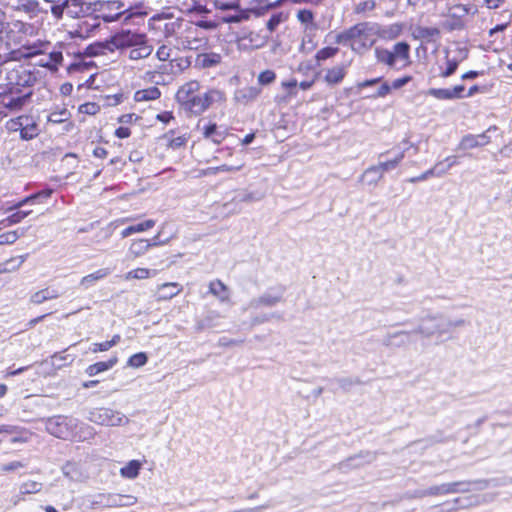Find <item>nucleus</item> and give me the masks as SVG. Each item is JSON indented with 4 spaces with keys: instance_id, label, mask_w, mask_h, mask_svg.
Instances as JSON below:
<instances>
[{
    "instance_id": "obj_1",
    "label": "nucleus",
    "mask_w": 512,
    "mask_h": 512,
    "mask_svg": "<svg viewBox=\"0 0 512 512\" xmlns=\"http://www.w3.org/2000/svg\"><path fill=\"white\" fill-rule=\"evenodd\" d=\"M103 48H107L110 51L117 49L131 61L146 59L154 50L146 34L128 29L114 34L105 45L91 48V53L94 55L100 54Z\"/></svg>"
},
{
    "instance_id": "obj_2",
    "label": "nucleus",
    "mask_w": 512,
    "mask_h": 512,
    "mask_svg": "<svg viewBox=\"0 0 512 512\" xmlns=\"http://www.w3.org/2000/svg\"><path fill=\"white\" fill-rule=\"evenodd\" d=\"M374 28L368 23H358L353 27L339 33L336 42L345 44L350 42L351 49L357 53H363L371 48L375 42Z\"/></svg>"
},
{
    "instance_id": "obj_3",
    "label": "nucleus",
    "mask_w": 512,
    "mask_h": 512,
    "mask_svg": "<svg viewBox=\"0 0 512 512\" xmlns=\"http://www.w3.org/2000/svg\"><path fill=\"white\" fill-rule=\"evenodd\" d=\"M465 325L463 319L450 320L443 316H428L424 318L417 329L414 330L415 334H420L425 338H430L437 335L438 337L449 333L452 329Z\"/></svg>"
},
{
    "instance_id": "obj_4",
    "label": "nucleus",
    "mask_w": 512,
    "mask_h": 512,
    "mask_svg": "<svg viewBox=\"0 0 512 512\" xmlns=\"http://www.w3.org/2000/svg\"><path fill=\"white\" fill-rule=\"evenodd\" d=\"M200 88L201 85L197 80H190L179 87L175 96L180 106L194 115H199L202 96L199 94Z\"/></svg>"
},
{
    "instance_id": "obj_5",
    "label": "nucleus",
    "mask_w": 512,
    "mask_h": 512,
    "mask_svg": "<svg viewBox=\"0 0 512 512\" xmlns=\"http://www.w3.org/2000/svg\"><path fill=\"white\" fill-rule=\"evenodd\" d=\"M183 25L184 28L179 35L177 47L188 50H199L206 46L207 39L203 35L200 27H207L206 24H194L192 22L187 21Z\"/></svg>"
},
{
    "instance_id": "obj_6",
    "label": "nucleus",
    "mask_w": 512,
    "mask_h": 512,
    "mask_svg": "<svg viewBox=\"0 0 512 512\" xmlns=\"http://www.w3.org/2000/svg\"><path fill=\"white\" fill-rule=\"evenodd\" d=\"M78 420L64 415L53 416L45 420L46 431L60 439H68L74 435Z\"/></svg>"
},
{
    "instance_id": "obj_7",
    "label": "nucleus",
    "mask_w": 512,
    "mask_h": 512,
    "mask_svg": "<svg viewBox=\"0 0 512 512\" xmlns=\"http://www.w3.org/2000/svg\"><path fill=\"white\" fill-rule=\"evenodd\" d=\"M88 419L95 424L107 427L123 426L129 423L128 417L124 414L106 407L92 409Z\"/></svg>"
},
{
    "instance_id": "obj_8",
    "label": "nucleus",
    "mask_w": 512,
    "mask_h": 512,
    "mask_svg": "<svg viewBox=\"0 0 512 512\" xmlns=\"http://www.w3.org/2000/svg\"><path fill=\"white\" fill-rule=\"evenodd\" d=\"M187 21L180 18L167 17L164 14H156L149 19V26L153 29L162 30L165 37L175 36L176 44Z\"/></svg>"
},
{
    "instance_id": "obj_9",
    "label": "nucleus",
    "mask_w": 512,
    "mask_h": 512,
    "mask_svg": "<svg viewBox=\"0 0 512 512\" xmlns=\"http://www.w3.org/2000/svg\"><path fill=\"white\" fill-rule=\"evenodd\" d=\"M468 484L465 482H452V483H444L441 485L431 486L425 490H416L412 494H410V498H424L427 496H437V495H446L457 492L467 491L468 488H462V486H467Z\"/></svg>"
},
{
    "instance_id": "obj_10",
    "label": "nucleus",
    "mask_w": 512,
    "mask_h": 512,
    "mask_svg": "<svg viewBox=\"0 0 512 512\" xmlns=\"http://www.w3.org/2000/svg\"><path fill=\"white\" fill-rule=\"evenodd\" d=\"M497 129H498L497 126L493 125V126H490L485 132H483L481 134L464 135L458 144V149L459 150H470V149H474L477 147L486 146L487 144H489L491 142V137L489 134L493 131H497Z\"/></svg>"
},
{
    "instance_id": "obj_11",
    "label": "nucleus",
    "mask_w": 512,
    "mask_h": 512,
    "mask_svg": "<svg viewBox=\"0 0 512 512\" xmlns=\"http://www.w3.org/2000/svg\"><path fill=\"white\" fill-rule=\"evenodd\" d=\"M18 90L15 92L13 88L9 91H5L0 94L1 101L0 104L2 107L10 110V111H19L22 107L27 103L28 99L31 96V92H28L23 95H18Z\"/></svg>"
},
{
    "instance_id": "obj_12",
    "label": "nucleus",
    "mask_w": 512,
    "mask_h": 512,
    "mask_svg": "<svg viewBox=\"0 0 512 512\" xmlns=\"http://www.w3.org/2000/svg\"><path fill=\"white\" fill-rule=\"evenodd\" d=\"M261 92L260 86L240 87L234 91L233 101L236 105L248 106L258 99Z\"/></svg>"
},
{
    "instance_id": "obj_13",
    "label": "nucleus",
    "mask_w": 512,
    "mask_h": 512,
    "mask_svg": "<svg viewBox=\"0 0 512 512\" xmlns=\"http://www.w3.org/2000/svg\"><path fill=\"white\" fill-rule=\"evenodd\" d=\"M226 95L219 89H210L201 96L199 115L205 112L214 103H224Z\"/></svg>"
},
{
    "instance_id": "obj_14",
    "label": "nucleus",
    "mask_w": 512,
    "mask_h": 512,
    "mask_svg": "<svg viewBox=\"0 0 512 512\" xmlns=\"http://www.w3.org/2000/svg\"><path fill=\"white\" fill-rule=\"evenodd\" d=\"M414 331H397L387 334L383 338V345L386 347H403L411 340Z\"/></svg>"
},
{
    "instance_id": "obj_15",
    "label": "nucleus",
    "mask_w": 512,
    "mask_h": 512,
    "mask_svg": "<svg viewBox=\"0 0 512 512\" xmlns=\"http://www.w3.org/2000/svg\"><path fill=\"white\" fill-rule=\"evenodd\" d=\"M282 300V292L273 294L271 292H265L261 296L252 299L249 302V307L258 309L260 307H273Z\"/></svg>"
},
{
    "instance_id": "obj_16",
    "label": "nucleus",
    "mask_w": 512,
    "mask_h": 512,
    "mask_svg": "<svg viewBox=\"0 0 512 512\" xmlns=\"http://www.w3.org/2000/svg\"><path fill=\"white\" fill-rule=\"evenodd\" d=\"M464 90V85H457L452 89L431 88L428 90V94L440 100H451L462 98Z\"/></svg>"
},
{
    "instance_id": "obj_17",
    "label": "nucleus",
    "mask_w": 512,
    "mask_h": 512,
    "mask_svg": "<svg viewBox=\"0 0 512 512\" xmlns=\"http://www.w3.org/2000/svg\"><path fill=\"white\" fill-rule=\"evenodd\" d=\"M182 291V286L177 282H167L157 287V301H166L178 295Z\"/></svg>"
},
{
    "instance_id": "obj_18",
    "label": "nucleus",
    "mask_w": 512,
    "mask_h": 512,
    "mask_svg": "<svg viewBox=\"0 0 512 512\" xmlns=\"http://www.w3.org/2000/svg\"><path fill=\"white\" fill-rule=\"evenodd\" d=\"M67 13L73 18L84 17L89 14L90 4L83 2V0H64Z\"/></svg>"
},
{
    "instance_id": "obj_19",
    "label": "nucleus",
    "mask_w": 512,
    "mask_h": 512,
    "mask_svg": "<svg viewBox=\"0 0 512 512\" xmlns=\"http://www.w3.org/2000/svg\"><path fill=\"white\" fill-rule=\"evenodd\" d=\"M477 11V8L471 4H455L449 8L448 17L464 21L466 16L475 15Z\"/></svg>"
},
{
    "instance_id": "obj_20",
    "label": "nucleus",
    "mask_w": 512,
    "mask_h": 512,
    "mask_svg": "<svg viewBox=\"0 0 512 512\" xmlns=\"http://www.w3.org/2000/svg\"><path fill=\"white\" fill-rule=\"evenodd\" d=\"M62 61V52L53 51L49 54L42 55L37 64L41 67H46L50 70L56 71L58 69V66L62 63Z\"/></svg>"
},
{
    "instance_id": "obj_21",
    "label": "nucleus",
    "mask_w": 512,
    "mask_h": 512,
    "mask_svg": "<svg viewBox=\"0 0 512 512\" xmlns=\"http://www.w3.org/2000/svg\"><path fill=\"white\" fill-rule=\"evenodd\" d=\"M209 292L225 303L230 300V290L221 280H213L209 283Z\"/></svg>"
},
{
    "instance_id": "obj_22",
    "label": "nucleus",
    "mask_w": 512,
    "mask_h": 512,
    "mask_svg": "<svg viewBox=\"0 0 512 512\" xmlns=\"http://www.w3.org/2000/svg\"><path fill=\"white\" fill-rule=\"evenodd\" d=\"M9 3L10 7L15 11L28 14H37L40 11L37 0H14L9 1Z\"/></svg>"
},
{
    "instance_id": "obj_23",
    "label": "nucleus",
    "mask_w": 512,
    "mask_h": 512,
    "mask_svg": "<svg viewBox=\"0 0 512 512\" xmlns=\"http://www.w3.org/2000/svg\"><path fill=\"white\" fill-rule=\"evenodd\" d=\"M383 178V174L376 165L368 167L360 176L359 181L369 186H376Z\"/></svg>"
},
{
    "instance_id": "obj_24",
    "label": "nucleus",
    "mask_w": 512,
    "mask_h": 512,
    "mask_svg": "<svg viewBox=\"0 0 512 512\" xmlns=\"http://www.w3.org/2000/svg\"><path fill=\"white\" fill-rule=\"evenodd\" d=\"M409 51L410 46L406 42H398L393 46V49L390 50L391 55L396 62H402L403 66H406L409 62Z\"/></svg>"
},
{
    "instance_id": "obj_25",
    "label": "nucleus",
    "mask_w": 512,
    "mask_h": 512,
    "mask_svg": "<svg viewBox=\"0 0 512 512\" xmlns=\"http://www.w3.org/2000/svg\"><path fill=\"white\" fill-rule=\"evenodd\" d=\"M110 274L109 268H101L91 274L84 276L80 280V286L84 289H88L93 286L97 281L106 278Z\"/></svg>"
},
{
    "instance_id": "obj_26",
    "label": "nucleus",
    "mask_w": 512,
    "mask_h": 512,
    "mask_svg": "<svg viewBox=\"0 0 512 512\" xmlns=\"http://www.w3.org/2000/svg\"><path fill=\"white\" fill-rule=\"evenodd\" d=\"M118 359L117 357H112L108 361H100L97 363H94L92 365H89L86 368V374L90 377L95 376L101 372L107 371L111 369L116 363Z\"/></svg>"
},
{
    "instance_id": "obj_27",
    "label": "nucleus",
    "mask_w": 512,
    "mask_h": 512,
    "mask_svg": "<svg viewBox=\"0 0 512 512\" xmlns=\"http://www.w3.org/2000/svg\"><path fill=\"white\" fill-rule=\"evenodd\" d=\"M221 62V55L218 53H202L196 58V63L202 68L215 67Z\"/></svg>"
},
{
    "instance_id": "obj_28",
    "label": "nucleus",
    "mask_w": 512,
    "mask_h": 512,
    "mask_svg": "<svg viewBox=\"0 0 512 512\" xmlns=\"http://www.w3.org/2000/svg\"><path fill=\"white\" fill-rule=\"evenodd\" d=\"M459 53H460L459 57L450 58L449 53L447 52V55H446L447 68L441 72V77L447 78V77L451 76L456 71L459 63L467 57V51L460 50Z\"/></svg>"
},
{
    "instance_id": "obj_29",
    "label": "nucleus",
    "mask_w": 512,
    "mask_h": 512,
    "mask_svg": "<svg viewBox=\"0 0 512 512\" xmlns=\"http://www.w3.org/2000/svg\"><path fill=\"white\" fill-rule=\"evenodd\" d=\"M161 96L160 90L156 86L141 89L135 92L134 100L136 102L152 101Z\"/></svg>"
},
{
    "instance_id": "obj_30",
    "label": "nucleus",
    "mask_w": 512,
    "mask_h": 512,
    "mask_svg": "<svg viewBox=\"0 0 512 512\" xmlns=\"http://www.w3.org/2000/svg\"><path fill=\"white\" fill-rule=\"evenodd\" d=\"M152 247L150 240L138 239L134 240L129 247V254L133 258H137L145 254Z\"/></svg>"
},
{
    "instance_id": "obj_31",
    "label": "nucleus",
    "mask_w": 512,
    "mask_h": 512,
    "mask_svg": "<svg viewBox=\"0 0 512 512\" xmlns=\"http://www.w3.org/2000/svg\"><path fill=\"white\" fill-rule=\"evenodd\" d=\"M346 75L345 66H335L331 69H328L325 75V81L329 85L339 84Z\"/></svg>"
},
{
    "instance_id": "obj_32",
    "label": "nucleus",
    "mask_w": 512,
    "mask_h": 512,
    "mask_svg": "<svg viewBox=\"0 0 512 512\" xmlns=\"http://www.w3.org/2000/svg\"><path fill=\"white\" fill-rule=\"evenodd\" d=\"M60 296L59 292L55 289L45 288L34 293L30 301L34 304H41L47 300L56 299Z\"/></svg>"
},
{
    "instance_id": "obj_33",
    "label": "nucleus",
    "mask_w": 512,
    "mask_h": 512,
    "mask_svg": "<svg viewBox=\"0 0 512 512\" xmlns=\"http://www.w3.org/2000/svg\"><path fill=\"white\" fill-rule=\"evenodd\" d=\"M52 192H53L52 189H45L40 192H37L33 195H30V196L24 198L20 202H18L15 205V207L18 208V207L24 206L26 204H34V203L43 202L44 200L48 199L51 196Z\"/></svg>"
},
{
    "instance_id": "obj_34",
    "label": "nucleus",
    "mask_w": 512,
    "mask_h": 512,
    "mask_svg": "<svg viewBox=\"0 0 512 512\" xmlns=\"http://www.w3.org/2000/svg\"><path fill=\"white\" fill-rule=\"evenodd\" d=\"M203 136L210 139L215 144H220L225 139V133L218 130L215 123L209 124L203 128Z\"/></svg>"
},
{
    "instance_id": "obj_35",
    "label": "nucleus",
    "mask_w": 512,
    "mask_h": 512,
    "mask_svg": "<svg viewBox=\"0 0 512 512\" xmlns=\"http://www.w3.org/2000/svg\"><path fill=\"white\" fill-rule=\"evenodd\" d=\"M154 225H155V221L152 220V219H148V220H146L144 222H141V223H138V224H135V225H131V226L125 228L121 232V236L123 238H126V237L132 235L133 233H140V232L149 230L152 227H154Z\"/></svg>"
},
{
    "instance_id": "obj_36",
    "label": "nucleus",
    "mask_w": 512,
    "mask_h": 512,
    "mask_svg": "<svg viewBox=\"0 0 512 512\" xmlns=\"http://www.w3.org/2000/svg\"><path fill=\"white\" fill-rule=\"evenodd\" d=\"M141 466L142 464L138 460H131L120 469V474L124 478L134 479L138 476Z\"/></svg>"
},
{
    "instance_id": "obj_37",
    "label": "nucleus",
    "mask_w": 512,
    "mask_h": 512,
    "mask_svg": "<svg viewBox=\"0 0 512 512\" xmlns=\"http://www.w3.org/2000/svg\"><path fill=\"white\" fill-rule=\"evenodd\" d=\"M94 435H95V431H94L93 427H91L90 425L78 422V427L76 429H74V435L72 437L77 438L78 441H85V440L93 438Z\"/></svg>"
},
{
    "instance_id": "obj_38",
    "label": "nucleus",
    "mask_w": 512,
    "mask_h": 512,
    "mask_svg": "<svg viewBox=\"0 0 512 512\" xmlns=\"http://www.w3.org/2000/svg\"><path fill=\"white\" fill-rule=\"evenodd\" d=\"M375 57L378 62L388 65L389 67H395L397 62L391 55L390 50L385 48H375Z\"/></svg>"
},
{
    "instance_id": "obj_39",
    "label": "nucleus",
    "mask_w": 512,
    "mask_h": 512,
    "mask_svg": "<svg viewBox=\"0 0 512 512\" xmlns=\"http://www.w3.org/2000/svg\"><path fill=\"white\" fill-rule=\"evenodd\" d=\"M87 508L89 510H96L106 508V493H98L87 497Z\"/></svg>"
},
{
    "instance_id": "obj_40",
    "label": "nucleus",
    "mask_w": 512,
    "mask_h": 512,
    "mask_svg": "<svg viewBox=\"0 0 512 512\" xmlns=\"http://www.w3.org/2000/svg\"><path fill=\"white\" fill-rule=\"evenodd\" d=\"M155 274H156V271L151 272L147 268H136L134 270L127 272L124 275V278H125V280H132V279L143 280V279H148Z\"/></svg>"
},
{
    "instance_id": "obj_41",
    "label": "nucleus",
    "mask_w": 512,
    "mask_h": 512,
    "mask_svg": "<svg viewBox=\"0 0 512 512\" xmlns=\"http://www.w3.org/2000/svg\"><path fill=\"white\" fill-rule=\"evenodd\" d=\"M297 19L306 25V29H316V24L314 22V15L312 11L303 9L297 12Z\"/></svg>"
},
{
    "instance_id": "obj_42",
    "label": "nucleus",
    "mask_w": 512,
    "mask_h": 512,
    "mask_svg": "<svg viewBox=\"0 0 512 512\" xmlns=\"http://www.w3.org/2000/svg\"><path fill=\"white\" fill-rule=\"evenodd\" d=\"M24 262L23 257L11 258L4 263L0 264V274L17 270Z\"/></svg>"
},
{
    "instance_id": "obj_43",
    "label": "nucleus",
    "mask_w": 512,
    "mask_h": 512,
    "mask_svg": "<svg viewBox=\"0 0 512 512\" xmlns=\"http://www.w3.org/2000/svg\"><path fill=\"white\" fill-rule=\"evenodd\" d=\"M147 356L145 353L140 352L132 355L128 360V365L133 368H139L147 363Z\"/></svg>"
},
{
    "instance_id": "obj_44",
    "label": "nucleus",
    "mask_w": 512,
    "mask_h": 512,
    "mask_svg": "<svg viewBox=\"0 0 512 512\" xmlns=\"http://www.w3.org/2000/svg\"><path fill=\"white\" fill-rule=\"evenodd\" d=\"M338 53V48L336 47H325L320 49L315 58L318 62L324 61L326 59L334 57Z\"/></svg>"
},
{
    "instance_id": "obj_45",
    "label": "nucleus",
    "mask_w": 512,
    "mask_h": 512,
    "mask_svg": "<svg viewBox=\"0 0 512 512\" xmlns=\"http://www.w3.org/2000/svg\"><path fill=\"white\" fill-rule=\"evenodd\" d=\"M214 6L221 10H233L238 8L239 0H212Z\"/></svg>"
},
{
    "instance_id": "obj_46",
    "label": "nucleus",
    "mask_w": 512,
    "mask_h": 512,
    "mask_svg": "<svg viewBox=\"0 0 512 512\" xmlns=\"http://www.w3.org/2000/svg\"><path fill=\"white\" fill-rule=\"evenodd\" d=\"M168 139L167 146L172 149H178L186 145L188 138L185 135H180L174 138H169V134L165 135Z\"/></svg>"
},
{
    "instance_id": "obj_47",
    "label": "nucleus",
    "mask_w": 512,
    "mask_h": 512,
    "mask_svg": "<svg viewBox=\"0 0 512 512\" xmlns=\"http://www.w3.org/2000/svg\"><path fill=\"white\" fill-rule=\"evenodd\" d=\"M241 168H242V165L229 166V165L223 164V165L215 167V168H209L206 171H204L203 174L207 175V174H215L218 172H236V171H239Z\"/></svg>"
},
{
    "instance_id": "obj_48",
    "label": "nucleus",
    "mask_w": 512,
    "mask_h": 512,
    "mask_svg": "<svg viewBox=\"0 0 512 512\" xmlns=\"http://www.w3.org/2000/svg\"><path fill=\"white\" fill-rule=\"evenodd\" d=\"M69 112L66 109H63L58 112H53L48 116V121L58 124L66 121L69 117Z\"/></svg>"
},
{
    "instance_id": "obj_49",
    "label": "nucleus",
    "mask_w": 512,
    "mask_h": 512,
    "mask_svg": "<svg viewBox=\"0 0 512 512\" xmlns=\"http://www.w3.org/2000/svg\"><path fill=\"white\" fill-rule=\"evenodd\" d=\"M276 79V74L272 70H265L258 76V82L260 85H269Z\"/></svg>"
},
{
    "instance_id": "obj_50",
    "label": "nucleus",
    "mask_w": 512,
    "mask_h": 512,
    "mask_svg": "<svg viewBox=\"0 0 512 512\" xmlns=\"http://www.w3.org/2000/svg\"><path fill=\"white\" fill-rule=\"evenodd\" d=\"M442 164H443V162L439 161L431 169L422 173L425 180H427L429 177H432V176L441 177V176L445 175L446 170H439V167L442 166Z\"/></svg>"
},
{
    "instance_id": "obj_51",
    "label": "nucleus",
    "mask_w": 512,
    "mask_h": 512,
    "mask_svg": "<svg viewBox=\"0 0 512 512\" xmlns=\"http://www.w3.org/2000/svg\"><path fill=\"white\" fill-rule=\"evenodd\" d=\"M20 135L22 139H32L37 135V126L36 124L32 125H26L25 127L21 128Z\"/></svg>"
},
{
    "instance_id": "obj_52",
    "label": "nucleus",
    "mask_w": 512,
    "mask_h": 512,
    "mask_svg": "<svg viewBox=\"0 0 512 512\" xmlns=\"http://www.w3.org/2000/svg\"><path fill=\"white\" fill-rule=\"evenodd\" d=\"M376 6V3L374 0H366L363 2H360L355 7V13H364L367 11H372Z\"/></svg>"
},
{
    "instance_id": "obj_53",
    "label": "nucleus",
    "mask_w": 512,
    "mask_h": 512,
    "mask_svg": "<svg viewBox=\"0 0 512 512\" xmlns=\"http://www.w3.org/2000/svg\"><path fill=\"white\" fill-rule=\"evenodd\" d=\"M106 508L120 507V494L106 493Z\"/></svg>"
},
{
    "instance_id": "obj_54",
    "label": "nucleus",
    "mask_w": 512,
    "mask_h": 512,
    "mask_svg": "<svg viewBox=\"0 0 512 512\" xmlns=\"http://www.w3.org/2000/svg\"><path fill=\"white\" fill-rule=\"evenodd\" d=\"M63 474L70 480H77V467L75 464L67 463L62 467Z\"/></svg>"
},
{
    "instance_id": "obj_55",
    "label": "nucleus",
    "mask_w": 512,
    "mask_h": 512,
    "mask_svg": "<svg viewBox=\"0 0 512 512\" xmlns=\"http://www.w3.org/2000/svg\"><path fill=\"white\" fill-rule=\"evenodd\" d=\"M172 49L169 46L162 45L156 51V57L159 61H167L171 56Z\"/></svg>"
},
{
    "instance_id": "obj_56",
    "label": "nucleus",
    "mask_w": 512,
    "mask_h": 512,
    "mask_svg": "<svg viewBox=\"0 0 512 512\" xmlns=\"http://www.w3.org/2000/svg\"><path fill=\"white\" fill-rule=\"evenodd\" d=\"M30 213H31V211H17L15 213H13L12 215H10L7 218V221L10 224H17V223L21 222L25 217H27Z\"/></svg>"
},
{
    "instance_id": "obj_57",
    "label": "nucleus",
    "mask_w": 512,
    "mask_h": 512,
    "mask_svg": "<svg viewBox=\"0 0 512 512\" xmlns=\"http://www.w3.org/2000/svg\"><path fill=\"white\" fill-rule=\"evenodd\" d=\"M357 460L358 457H350L339 463V469L342 471H347L349 468H357L361 465L360 463H355Z\"/></svg>"
},
{
    "instance_id": "obj_58",
    "label": "nucleus",
    "mask_w": 512,
    "mask_h": 512,
    "mask_svg": "<svg viewBox=\"0 0 512 512\" xmlns=\"http://www.w3.org/2000/svg\"><path fill=\"white\" fill-rule=\"evenodd\" d=\"M18 239L16 231H10L0 235V245L12 244Z\"/></svg>"
},
{
    "instance_id": "obj_59",
    "label": "nucleus",
    "mask_w": 512,
    "mask_h": 512,
    "mask_svg": "<svg viewBox=\"0 0 512 512\" xmlns=\"http://www.w3.org/2000/svg\"><path fill=\"white\" fill-rule=\"evenodd\" d=\"M65 9H66V5H64V0H63L60 3L53 4L51 7V12L55 18L61 19Z\"/></svg>"
},
{
    "instance_id": "obj_60",
    "label": "nucleus",
    "mask_w": 512,
    "mask_h": 512,
    "mask_svg": "<svg viewBox=\"0 0 512 512\" xmlns=\"http://www.w3.org/2000/svg\"><path fill=\"white\" fill-rule=\"evenodd\" d=\"M411 80H412V77H411V76H404V77H402V78L395 79V80L390 84L391 91H392L393 89H394V90H397V89L402 88V87H403V86H405L407 83H409Z\"/></svg>"
},
{
    "instance_id": "obj_61",
    "label": "nucleus",
    "mask_w": 512,
    "mask_h": 512,
    "mask_svg": "<svg viewBox=\"0 0 512 512\" xmlns=\"http://www.w3.org/2000/svg\"><path fill=\"white\" fill-rule=\"evenodd\" d=\"M120 507H130L137 503V497L133 495H123L120 494Z\"/></svg>"
},
{
    "instance_id": "obj_62",
    "label": "nucleus",
    "mask_w": 512,
    "mask_h": 512,
    "mask_svg": "<svg viewBox=\"0 0 512 512\" xmlns=\"http://www.w3.org/2000/svg\"><path fill=\"white\" fill-rule=\"evenodd\" d=\"M23 493H37L41 490V484L37 482L25 483L22 486Z\"/></svg>"
},
{
    "instance_id": "obj_63",
    "label": "nucleus",
    "mask_w": 512,
    "mask_h": 512,
    "mask_svg": "<svg viewBox=\"0 0 512 512\" xmlns=\"http://www.w3.org/2000/svg\"><path fill=\"white\" fill-rule=\"evenodd\" d=\"M381 173L384 175L385 172L390 171L397 167V162L393 160L380 162L376 165Z\"/></svg>"
},
{
    "instance_id": "obj_64",
    "label": "nucleus",
    "mask_w": 512,
    "mask_h": 512,
    "mask_svg": "<svg viewBox=\"0 0 512 512\" xmlns=\"http://www.w3.org/2000/svg\"><path fill=\"white\" fill-rule=\"evenodd\" d=\"M391 92L390 84L384 82L380 88L377 90L376 94L373 95L374 98H383Z\"/></svg>"
}]
</instances>
